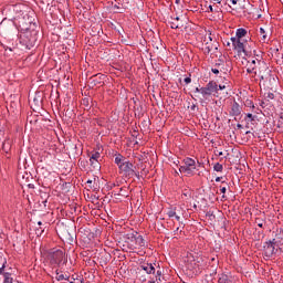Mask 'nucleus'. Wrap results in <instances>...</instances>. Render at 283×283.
<instances>
[{"label":"nucleus","instance_id":"nucleus-1","mask_svg":"<svg viewBox=\"0 0 283 283\" xmlns=\"http://www.w3.org/2000/svg\"><path fill=\"white\" fill-rule=\"evenodd\" d=\"M36 13L34 10H22L20 9L15 15V21L20 28V30L30 31L36 30Z\"/></svg>","mask_w":283,"mask_h":283},{"label":"nucleus","instance_id":"nucleus-2","mask_svg":"<svg viewBox=\"0 0 283 283\" xmlns=\"http://www.w3.org/2000/svg\"><path fill=\"white\" fill-rule=\"evenodd\" d=\"M24 32L25 33L20 36V44L25 48V50H32V48L36 45V41H39V31L36 29H32Z\"/></svg>","mask_w":283,"mask_h":283},{"label":"nucleus","instance_id":"nucleus-3","mask_svg":"<svg viewBox=\"0 0 283 283\" xmlns=\"http://www.w3.org/2000/svg\"><path fill=\"white\" fill-rule=\"evenodd\" d=\"M49 260L53 266H57L59 269H63L65 264H67V255L63 250H52L49 253Z\"/></svg>","mask_w":283,"mask_h":283},{"label":"nucleus","instance_id":"nucleus-4","mask_svg":"<svg viewBox=\"0 0 283 283\" xmlns=\"http://www.w3.org/2000/svg\"><path fill=\"white\" fill-rule=\"evenodd\" d=\"M119 174L126 179L129 180L134 178V176L140 180V172L136 171V166L128 159L118 167Z\"/></svg>","mask_w":283,"mask_h":283},{"label":"nucleus","instance_id":"nucleus-5","mask_svg":"<svg viewBox=\"0 0 283 283\" xmlns=\"http://www.w3.org/2000/svg\"><path fill=\"white\" fill-rule=\"evenodd\" d=\"M258 70H266V62L262 59V54H256V60L247 62L248 74H258Z\"/></svg>","mask_w":283,"mask_h":283},{"label":"nucleus","instance_id":"nucleus-6","mask_svg":"<svg viewBox=\"0 0 283 283\" xmlns=\"http://www.w3.org/2000/svg\"><path fill=\"white\" fill-rule=\"evenodd\" d=\"M184 165L179 167V174H186V176H193L198 166L196 165V159L191 157H186L182 160Z\"/></svg>","mask_w":283,"mask_h":283},{"label":"nucleus","instance_id":"nucleus-7","mask_svg":"<svg viewBox=\"0 0 283 283\" xmlns=\"http://www.w3.org/2000/svg\"><path fill=\"white\" fill-rule=\"evenodd\" d=\"M277 253V241L273 239L272 241H266L263 243V255L270 260Z\"/></svg>","mask_w":283,"mask_h":283},{"label":"nucleus","instance_id":"nucleus-8","mask_svg":"<svg viewBox=\"0 0 283 283\" xmlns=\"http://www.w3.org/2000/svg\"><path fill=\"white\" fill-rule=\"evenodd\" d=\"M219 45L218 41L213 40V42H209L207 41V38H205L201 50L203 54H216Z\"/></svg>","mask_w":283,"mask_h":283},{"label":"nucleus","instance_id":"nucleus-9","mask_svg":"<svg viewBox=\"0 0 283 283\" xmlns=\"http://www.w3.org/2000/svg\"><path fill=\"white\" fill-rule=\"evenodd\" d=\"M136 235H137L136 231L128 232L123 235L124 247H127V249L129 251H135V249H136Z\"/></svg>","mask_w":283,"mask_h":283},{"label":"nucleus","instance_id":"nucleus-10","mask_svg":"<svg viewBox=\"0 0 283 283\" xmlns=\"http://www.w3.org/2000/svg\"><path fill=\"white\" fill-rule=\"evenodd\" d=\"M218 93V83L214 81H210L205 87L200 88V94H202L203 98L207 96H211V94Z\"/></svg>","mask_w":283,"mask_h":283},{"label":"nucleus","instance_id":"nucleus-11","mask_svg":"<svg viewBox=\"0 0 283 283\" xmlns=\"http://www.w3.org/2000/svg\"><path fill=\"white\" fill-rule=\"evenodd\" d=\"M233 50L238 52V54H244V56H251V50H247V42H242V40H238L233 44Z\"/></svg>","mask_w":283,"mask_h":283},{"label":"nucleus","instance_id":"nucleus-12","mask_svg":"<svg viewBox=\"0 0 283 283\" xmlns=\"http://www.w3.org/2000/svg\"><path fill=\"white\" fill-rule=\"evenodd\" d=\"M256 74L259 75L261 81H266V78L271 76V70L265 63V69H259V71H256Z\"/></svg>","mask_w":283,"mask_h":283},{"label":"nucleus","instance_id":"nucleus-13","mask_svg":"<svg viewBox=\"0 0 283 283\" xmlns=\"http://www.w3.org/2000/svg\"><path fill=\"white\" fill-rule=\"evenodd\" d=\"M140 269L148 275H154L156 273V263H144L140 265Z\"/></svg>","mask_w":283,"mask_h":283},{"label":"nucleus","instance_id":"nucleus-14","mask_svg":"<svg viewBox=\"0 0 283 283\" xmlns=\"http://www.w3.org/2000/svg\"><path fill=\"white\" fill-rule=\"evenodd\" d=\"M240 114H242V106L234 101L230 109V116H240Z\"/></svg>","mask_w":283,"mask_h":283},{"label":"nucleus","instance_id":"nucleus-15","mask_svg":"<svg viewBox=\"0 0 283 283\" xmlns=\"http://www.w3.org/2000/svg\"><path fill=\"white\" fill-rule=\"evenodd\" d=\"M144 247H147V242H145V238L137 232L135 238V249H143Z\"/></svg>","mask_w":283,"mask_h":283},{"label":"nucleus","instance_id":"nucleus-16","mask_svg":"<svg viewBox=\"0 0 283 283\" xmlns=\"http://www.w3.org/2000/svg\"><path fill=\"white\" fill-rule=\"evenodd\" d=\"M127 157L123 156L120 153L115 154V165H117L118 169L120 165L125 164Z\"/></svg>","mask_w":283,"mask_h":283},{"label":"nucleus","instance_id":"nucleus-17","mask_svg":"<svg viewBox=\"0 0 283 283\" xmlns=\"http://www.w3.org/2000/svg\"><path fill=\"white\" fill-rule=\"evenodd\" d=\"M10 149H12V140H10V138L6 139L3 143H2V150L6 153V154H9L10 153Z\"/></svg>","mask_w":283,"mask_h":283},{"label":"nucleus","instance_id":"nucleus-18","mask_svg":"<svg viewBox=\"0 0 283 283\" xmlns=\"http://www.w3.org/2000/svg\"><path fill=\"white\" fill-rule=\"evenodd\" d=\"M243 59L247 60V63H249V61H258V51L251 50V55H244Z\"/></svg>","mask_w":283,"mask_h":283},{"label":"nucleus","instance_id":"nucleus-19","mask_svg":"<svg viewBox=\"0 0 283 283\" xmlns=\"http://www.w3.org/2000/svg\"><path fill=\"white\" fill-rule=\"evenodd\" d=\"M168 24L170 25L171 30H178V29L182 28L181 22H177L171 19L168 21Z\"/></svg>","mask_w":283,"mask_h":283},{"label":"nucleus","instance_id":"nucleus-20","mask_svg":"<svg viewBox=\"0 0 283 283\" xmlns=\"http://www.w3.org/2000/svg\"><path fill=\"white\" fill-rule=\"evenodd\" d=\"M3 283H14V279L12 277V273H10V272L3 273Z\"/></svg>","mask_w":283,"mask_h":283},{"label":"nucleus","instance_id":"nucleus-21","mask_svg":"<svg viewBox=\"0 0 283 283\" xmlns=\"http://www.w3.org/2000/svg\"><path fill=\"white\" fill-rule=\"evenodd\" d=\"M235 36L239 38V40H242V38L247 36V29L240 28L235 32Z\"/></svg>","mask_w":283,"mask_h":283},{"label":"nucleus","instance_id":"nucleus-22","mask_svg":"<svg viewBox=\"0 0 283 283\" xmlns=\"http://www.w3.org/2000/svg\"><path fill=\"white\" fill-rule=\"evenodd\" d=\"M55 280L57 282H63V280H70V276L69 275L64 276L63 274H59V271H56Z\"/></svg>","mask_w":283,"mask_h":283},{"label":"nucleus","instance_id":"nucleus-23","mask_svg":"<svg viewBox=\"0 0 283 283\" xmlns=\"http://www.w3.org/2000/svg\"><path fill=\"white\" fill-rule=\"evenodd\" d=\"M98 158H101V153L95 151L92 154L90 161L92 163V160H95L96 163H98Z\"/></svg>","mask_w":283,"mask_h":283},{"label":"nucleus","instance_id":"nucleus-24","mask_svg":"<svg viewBox=\"0 0 283 283\" xmlns=\"http://www.w3.org/2000/svg\"><path fill=\"white\" fill-rule=\"evenodd\" d=\"M166 214L168 216V218H176V208L169 209Z\"/></svg>","mask_w":283,"mask_h":283},{"label":"nucleus","instance_id":"nucleus-25","mask_svg":"<svg viewBox=\"0 0 283 283\" xmlns=\"http://www.w3.org/2000/svg\"><path fill=\"white\" fill-rule=\"evenodd\" d=\"M213 169H214V171L222 172V170L224 169V167L222 166V164L217 163V164H214Z\"/></svg>","mask_w":283,"mask_h":283},{"label":"nucleus","instance_id":"nucleus-26","mask_svg":"<svg viewBox=\"0 0 283 283\" xmlns=\"http://www.w3.org/2000/svg\"><path fill=\"white\" fill-rule=\"evenodd\" d=\"M216 67H219V72H224V62L219 60V63H216Z\"/></svg>","mask_w":283,"mask_h":283},{"label":"nucleus","instance_id":"nucleus-27","mask_svg":"<svg viewBox=\"0 0 283 283\" xmlns=\"http://www.w3.org/2000/svg\"><path fill=\"white\" fill-rule=\"evenodd\" d=\"M264 219H260V218H256L255 219V224H258V227H260V229H264Z\"/></svg>","mask_w":283,"mask_h":283},{"label":"nucleus","instance_id":"nucleus-28","mask_svg":"<svg viewBox=\"0 0 283 283\" xmlns=\"http://www.w3.org/2000/svg\"><path fill=\"white\" fill-rule=\"evenodd\" d=\"M245 107H250L251 109H255V104H253V101L247 99L245 101Z\"/></svg>","mask_w":283,"mask_h":283},{"label":"nucleus","instance_id":"nucleus-29","mask_svg":"<svg viewBox=\"0 0 283 283\" xmlns=\"http://www.w3.org/2000/svg\"><path fill=\"white\" fill-rule=\"evenodd\" d=\"M43 231H45V230H43V228H36L35 229V235H38V238H41V235H43Z\"/></svg>","mask_w":283,"mask_h":283},{"label":"nucleus","instance_id":"nucleus-30","mask_svg":"<svg viewBox=\"0 0 283 283\" xmlns=\"http://www.w3.org/2000/svg\"><path fill=\"white\" fill-rule=\"evenodd\" d=\"M260 34H262V41H266V31L264 28H260Z\"/></svg>","mask_w":283,"mask_h":283},{"label":"nucleus","instance_id":"nucleus-31","mask_svg":"<svg viewBox=\"0 0 283 283\" xmlns=\"http://www.w3.org/2000/svg\"><path fill=\"white\" fill-rule=\"evenodd\" d=\"M6 264H8V261H6V259H4L3 264H2V266L0 268V275H3V273H6V272H4V271H6Z\"/></svg>","mask_w":283,"mask_h":283},{"label":"nucleus","instance_id":"nucleus-32","mask_svg":"<svg viewBox=\"0 0 283 283\" xmlns=\"http://www.w3.org/2000/svg\"><path fill=\"white\" fill-rule=\"evenodd\" d=\"M265 98H266L268 101H273V98H275V94L269 92V93L265 95Z\"/></svg>","mask_w":283,"mask_h":283},{"label":"nucleus","instance_id":"nucleus-33","mask_svg":"<svg viewBox=\"0 0 283 283\" xmlns=\"http://www.w3.org/2000/svg\"><path fill=\"white\" fill-rule=\"evenodd\" d=\"M245 118H249L250 123H253V120H255V116L253 114H251V113H248L245 115Z\"/></svg>","mask_w":283,"mask_h":283},{"label":"nucleus","instance_id":"nucleus-34","mask_svg":"<svg viewBox=\"0 0 283 283\" xmlns=\"http://www.w3.org/2000/svg\"><path fill=\"white\" fill-rule=\"evenodd\" d=\"M220 282L229 283V276L223 275L222 277H220Z\"/></svg>","mask_w":283,"mask_h":283},{"label":"nucleus","instance_id":"nucleus-35","mask_svg":"<svg viewBox=\"0 0 283 283\" xmlns=\"http://www.w3.org/2000/svg\"><path fill=\"white\" fill-rule=\"evenodd\" d=\"M177 222H179V227H185V223H182V221H180V216L176 214L175 216Z\"/></svg>","mask_w":283,"mask_h":283},{"label":"nucleus","instance_id":"nucleus-36","mask_svg":"<svg viewBox=\"0 0 283 283\" xmlns=\"http://www.w3.org/2000/svg\"><path fill=\"white\" fill-rule=\"evenodd\" d=\"M70 283H83V279H73Z\"/></svg>","mask_w":283,"mask_h":283},{"label":"nucleus","instance_id":"nucleus-37","mask_svg":"<svg viewBox=\"0 0 283 283\" xmlns=\"http://www.w3.org/2000/svg\"><path fill=\"white\" fill-rule=\"evenodd\" d=\"M220 191L223 193L222 198H227V196H224V193H227V187H221Z\"/></svg>","mask_w":283,"mask_h":283},{"label":"nucleus","instance_id":"nucleus-38","mask_svg":"<svg viewBox=\"0 0 283 283\" xmlns=\"http://www.w3.org/2000/svg\"><path fill=\"white\" fill-rule=\"evenodd\" d=\"M83 105H85V107H90V98H84Z\"/></svg>","mask_w":283,"mask_h":283},{"label":"nucleus","instance_id":"nucleus-39","mask_svg":"<svg viewBox=\"0 0 283 283\" xmlns=\"http://www.w3.org/2000/svg\"><path fill=\"white\" fill-rule=\"evenodd\" d=\"M238 40H239L238 36H232V38L230 39V41H231V43H232V46H233V44H234Z\"/></svg>","mask_w":283,"mask_h":283},{"label":"nucleus","instance_id":"nucleus-40","mask_svg":"<svg viewBox=\"0 0 283 283\" xmlns=\"http://www.w3.org/2000/svg\"><path fill=\"white\" fill-rule=\"evenodd\" d=\"M171 21H176L177 23H180V17H170Z\"/></svg>","mask_w":283,"mask_h":283},{"label":"nucleus","instance_id":"nucleus-41","mask_svg":"<svg viewBox=\"0 0 283 283\" xmlns=\"http://www.w3.org/2000/svg\"><path fill=\"white\" fill-rule=\"evenodd\" d=\"M87 185H90L88 187H90V189H96V187H94V186H92V179H88L87 181Z\"/></svg>","mask_w":283,"mask_h":283},{"label":"nucleus","instance_id":"nucleus-42","mask_svg":"<svg viewBox=\"0 0 283 283\" xmlns=\"http://www.w3.org/2000/svg\"><path fill=\"white\" fill-rule=\"evenodd\" d=\"M212 74H220V69H211Z\"/></svg>","mask_w":283,"mask_h":283},{"label":"nucleus","instance_id":"nucleus-43","mask_svg":"<svg viewBox=\"0 0 283 283\" xmlns=\"http://www.w3.org/2000/svg\"><path fill=\"white\" fill-rule=\"evenodd\" d=\"M184 83H186V85H189V83H191V77H186L184 80Z\"/></svg>","mask_w":283,"mask_h":283},{"label":"nucleus","instance_id":"nucleus-44","mask_svg":"<svg viewBox=\"0 0 283 283\" xmlns=\"http://www.w3.org/2000/svg\"><path fill=\"white\" fill-rule=\"evenodd\" d=\"M161 275H163V271L157 270V272H156V277H161Z\"/></svg>","mask_w":283,"mask_h":283},{"label":"nucleus","instance_id":"nucleus-45","mask_svg":"<svg viewBox=\"0 0 283 283\" xmlns=\"http://www.w3.org/2000/svg\"><path fill=\"white\" fill-rule=\"evenodd\" d=\"M188 196L190 197L191 193H189V192H182L181 198H187Z\"/></svg>","mask_w":283,"mask_h":283},{"label":"nucleus","instance_id":"nucleus-46","mask_svg":"<svg viewBox=\"0 0 283 283\" xmlns=\"http://www.w3.org/2000/svg\"><path fill=\"white\" fill-rule=\"evenodd\" d=\"M210 262H216V264H219V261H218V259H216V256H212V258L210 259Z\"/></svg>","mask_w":283,"mask_h":283},{"label":"nucleus","instance_id":"nucleus-47","mask_svg":"<svg viewBox=\"0 0 283 283\" xmlns=\"http://www.w3.org/2000/svg\"><path fill=\"white\" fill-rule=\"evenodd\" d=\"M208 41H210V43H213V38L211 36V33H209V36H208Z\"/></svg>","mask_w":283,"mask_h":283},{"label":"nucleus","instance_id":"nucleus-48","mask_svg":"<svg viewBox=\"0 0 283 283\" xmlns=\"http://www.w3.org/2000/svg\"><path fill=\"white\" fill-rule=\"evenodd\" d=\"M232 6H238V0H230Z\"/></svg>","mask_w":283,"mask_h":283},{"label":"nucleus","instance_id":"nucleus-49","mask_svg":"<svg viewBox=\"0 0 283 283\" xmlns=\"http://www.w3.org/2000/svg\"><path fill=\"white\" fill-rule=\"evenodd\" d=\"M228 48H231V43L229 41L223 42Z\"/></svg>","mask_w":283,"mask_h":283},{"label":"nucleus","instance_id":"nucleus-50","mask_svg":"<svg viewBox=\"0 0 283 283\" xmlns=\"http://www.w3.org/2000/svg\"><path fill=\"white\" fill-rule=\"evenodd\" d=\"M212 1L213 3H222V0H210Z\"/></svg>","mask_w":283,"mask_h":283},{"label":"nucleus","instance_id":"nucleus-51","mask_svg":"<svg viewBox=\"0 0 283 283\" xmlns=\"http://www.w3.org/2000/svg\"><path fill=\"white\" fill-rule=\"evenodd\" d=\"M114 10H120V7L118 4H114Z\"/></svg>","mask_w":283,"mask_h":283},{"label":"nucleus","instance_id":"nucleus-52","mask_svg":"<svg viewBox=\"0 0 283 283\" xmlns=\"http://www.w3.org/2000/svg\"><path fill=\"white\" fill-rule=\"evenodd\" d=\"M227 86L226 85H219V90H226Z\"/></svg>","mask_w":283,"mask_h":283},{"label":"nucleus","instance_id":"nucleus-53","mask_svg":"<svg viewBox=\"0 0 283 283\" xmlns=\"http://www.w3.org/2000/svg\"><path fill=\"white\" fill-rule=\"evenodd\" d=\"M178 231H180V227H178V228L174 231V235H176V233H178Z\"/></svg>","mask_w":283,"mask_h":283},{"label":"nucleus","instance_id":"nucleus-54","mask_svg":"<svg viewBox=\"0 0 283 283\" xmlns=\"http://www.w3.org/2000/svg\"><path fill=\"white\" fill-rule=\"evenodd\" d=\"M220 180H222V177H217L216 178V182H220Z\"/></svg>","mask_w":283,"mask_h":283},{"label":"nucleus","instance_id":"nucleus-55","mask_svg":"<svg viewBox=\"0 0 283 283\" xmlns=\"http://www.w3.org/2000/svg\"><path fill=\"white\" fill-rule=\"evenodd\" d=\"M238 129H242V124H237Z\"/></svg>","mask_w":283,"mask_h":283},{"label":"nucleus","instance_id":"nucleus-56","mask_svg":"<svg viewBox=\"0 0 283 283\" xmlns=\"http://www.w3.org/2000/svg\"><path fill=\"white\" fill-rule=\"evenodd\" d=\"M280 118L283 120V109H282V112L280 113Z\"/></svg>","mask_w":283,"mask_h":283},{"label":"nucleus","instance_id":"nucleus-57","mask_svg":"<svg viewBox=\"0 0 283 283\" xmlns=\"http://www.w3.org/2000/svg\"><path fill=\"white\" fill-rule=\"evenodd\" d=\"M29 189H34V186L32 184H29Z\"/></svg>","mask_w":283,"mask_h":283},{"label":"nucleus","instance_id":"nucleus-58","mask_svg":"<svg viewBox=\"0 0 283 283\" xmlns=\"http://www.w3.org/2000/svg\"><path fill=\"white\" fill-rule=\"evenodd\" d=\"M247 50H251V45L247 42Z\"/></svg>","mask_w":283,"mask_h":283},{"label":"nucleus","instance_id":"nucleus-59","mask_svg":"<svg viewBox=\"0 0 283 283\" xmlns=\"http://www.w3.org/2000/svg\"><path fill=\"white\" fill-rule=\"evenodd\" d=\"M210 12H213V6H209Z\"/></svg>","mask_w":283,"mask_h":283},{"label":"nucleus","instance_id":"nucleus-60","mask_svg":"<svg viewBox=\"0 0 283 283\" xmlns=\"http://www.w3.org/2000/svg\"><path fill=\"white\" fill-rule=\"evenodd\" d=\"M175 176H180V172L178 170H175Z\"/></svg>","mask_w":283,"mask_h":283},{"label":"nucleus","instance_id":"nucleus-61","mask_svg":"<svg viewBox=\"0 0 283 283\" xmlns=\"http://www.w3.org/2000/svg\"><path fill=\"white\" fill-rule=\"evenodd\" d=\"M217 156H223L222 151L217 153Z\"/></svg>","mask_w":283,"mask_h":283},{"label":"nucleus","instance_id":"nucleus-62","mask_svg":"<svg viewBox=\"0 0 283 283\" xmlns=\"http://www.w3.org/2000/svg\"><path fill=\"white\" fill-rule=\"evenodd\" d=\"M196 92H197V93H200V88H199V87H196Z\"/></svg>","mask_w":283,"mask_h":283},{"label":"nucleus","instance_id":"nucleus-63","mask_svg":"<svg viewBox=\"0 0 283 283\" xmlns=\"http://www.w3.org/2000/svg\"><path fill=\"white\" fill-rule=\"evenodd\" d=\"M261 107H264V102L261 103Z\"/></svg>","mask_w":283,"mask_h":283},{"label":"nucleus","instance_id":"nucleus-64","mask_svg":"<svg viewBox=\"0 0 283 283\" xmlns=\"http://www.w3.org/2000/svg\"><path fill=\"white\" fill-rule=\"evenodd\" d=\"M281 234H282V238H283V229H281Z\"/></svg>","mask_w":283,"mask_h":283}]
</instances>
